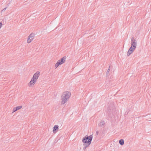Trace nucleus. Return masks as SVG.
I'll list each match as a JSON object with an SVG mask.
<instances>
[{"instance_id":"nucleus-1","label":"nucleus","mask_w":151,"mask_h":151,"mask_svg":"<svg viewBox=\"0 0 151 151\" xmlns=\"http://www.w3.org/2000/svg\"><path fill=\"white\" fill-rule=\"evenodd\" d=\"M93 138V136L92 135H91L89 136H87V137H84L82 141L83 143L88 144V145L86 146V144H84V147L83 148V149L85 150L86 148L88 146L91 144V141Z\"/></svg>"},{"instance_id":"nucleus-2","label":"nucleus","mask_w":151,"mask_h":151,"mask_svg":"<svg viewBox=\"0 0 151 151\" xmlns=\"http://www.w3.org/2000/svg\"><path fill=\"white\" fill-rule=\"evenodd\" d=\"M70 96V93L68 91L64 92L62 96L61 104H64L67 102V100Z\"/></svg>"},{"instance_id":"nucleus-3","label":"nucleus","mask_w":151,"mask_h":151,"mask_svg":"<svg viewBox=\"0 0 151 151\" xmlns=\"http://www.w3.org/2000/svg\"><path fill=\"white\" fill-rule=\"evenodd\" d=\"M66 57L65 56L63 57L60 60H59L55 64V68H57L60 65L64 63L65 61Z\"/></svg>"},{"instance_id":"nucleus-4","label":"nucleus","mask_w":151,"mask_h":151,"mask_svg":"<svg viewBox=\"0 0 151 151\" xmlns=\"http://www.w3.org/2000/svg\"><path fill=\"white\" fill-rule=\"evenodd\" d=\"M40 75V72L39 71H37L34 74L32 78L37 81L39 76Z\"/></svg>"},{"instance_id":"nucleus-5","label":"nucleus","mask_w":151,"mask_h":151,"mask_svg":"<svg viewBox=\"0 0 151 151\" xmlns=\"http://www.w3.org/2000/svg\"><path fill=\"white\" fill-rule=\"evenodd\" d=\"M34 35L33 34H31L30 35L27 40V42L28 43H30L33 40L34 38Z\"/></svg>"},{"instance_id":"nucleus-6","label":"nucleus","mask_w":151,"mask_h":151,"mask_svg":"<svg viewBox=\"0 0 151 151\" xmlns=\"http://www.w3.org/2000/svg\"><path fill=\"white\" fill-rule=\"evenodd\" d=\"M135 48L133 47L132 46H131L128 51L127 55L128 56H129L133 52H134L135 50Z\"/></svg>"},{"instance_id":"nucleus-7","label":"nucleus","mask_w":151,"mask_h":151,"mask_svg":"<svg viewBox=\"0 0 151 151\" xmlns=\"http://www.w3.org/2000/svg\"><path fill=\"white\" fill-rule=\"evenodd\" d=\"M36 81L33 79V78H32L31 81L29 83L28 85L29 86H32L36 82Z\"/></svg>"},{"instance_id":"nucleus-8","label":"nucleus","mask_w":151,"mask_h":151,"mask_svg":"<svg viewBox=\"0 0 151 151\" xmlns=\"http://www.w3.org/2000/svg\"><path fill=\"white\" fill-rule=\"evenodd\" d=\"M137 45V42L136 40H134V42H131V46L135 48Z\"/></svg>"},{"instance_id":"nucleus-9","label":"nucleus","mask_w":151,"mask_h":151,"mask_svg":"<svg viewBox=\"0 0 151 151\" xmlns=\"http://www.w3.org/2000/svg\"><path fill=\"white\" fill-rule=\"evenodd\" d=\"M58 126L57 125H55L53 128V131L55 132V131H57L58 130Z\"/></svg>"},{"instance_id":"nucleus-10","label":"nucleus","mask_w":151,"mask_h":151,"mask_svg":"<svg viewBox=\"0 0 151 151\" xmlns=\"http://www.w3.org/2000/svg\"><path fill=\"white\" fill-rule=\"evenodd\" d=\"M105 124V123L104 121H101L98 124V126L102 127L104 126Z\"/></svg>"},{"instance_id":"nucleus-11","label":"nucleus","mask_w":151,"mask_h":151,"mask_svg":"<svg viewBox=\"0 0 151 151\" xmlns=\"http://www.w3.org/2000/svg\"><path fill=\"white\" fill-rule=\"evenodd\" d=\"M119 143L121 145H122L124 144V141L123 139H121L119 140Z\"/></svg>"},{"instance_id":"nucleus-12","label":"nucleus","mask_w":151,"mask_h":151,"mask_svg":"<svg viewBox=\"0 0 151 151\" xmlns=\"http://www.w3.org/2000/svg\"><path fill=\"white\" fill-rule=\"evenodd\" d=\"M22 107V106H17V107H16V108L17 110L20 109H21Z\"/></svg>"},{"instance_id":"nucleus-13","label":"nucleus","mask_w":151,"mask_h":151,"mask_svg":"<svg viewBox=\"0 0 151 151\" xmlns=\"http://www.w3.org/2000/svg\"><path fill=\"white\" fill-rule=\"evenodd\" d=\"M134 40H136L135 39H134V37H132L131 39V42H134Z\"/></svg>"},{"instance_id":"nucleus-14","label":"nucleus","mask_w":151,"mask_h":151,"mask_svg":"<svg viewBox=\"0 0 151 151\" xmlns=\"http://www.w3.org/2000/svg\"><path fill=\"white\" fill-rule=\"evenodd\" d=\"M6 7L5 8H4V9H3L1 10V12H4L6 10Z\"/></svg>"},{"instance_id":"nucleus-15","label":"nucleus","mask_w":151,"mask_h":151,"mask_svg":"<svg viewBox=\"0 0 151 151\" xmlns=\"http://www.w3.org/2000/svg\"><path fill=\"white\" fill-rule=\"evenodd\" d=\"M13 112H14L17 111L16 107L14 108L13 109Z\"/></svg>"},{"instance_id":"nucleus-16","label":"nucleus","mask_w":151,"mask_h":151,"mask_svg":"<svg viewBox=\"0 0 151 151\" xmlns=\"http://www.w3.org/2000/svg\"><path fill=\"white\" fill-rule=\"evenodd\" d=\"M109 71H110L109 69H108L107 71V72H106V74L107 75L108 73H109Z\"/></svg>"},{"instance_id":"nucleus-17","label":"nucleus","mask_w":151,"mask_h":151,"mask_svg":"<svg viewBox=\"0 0 151 151\" xmlns=\"http://www.w3.org/2000/svg\"><path fill=\"white\" fill-rule=\"evenodd\" d=\"M2 26V23L1 22H0V28Z\"/></svg>"},{"instance_id":"nucleus-18","label":"nucleus","mask_w":151,"mask_h":151,"mask_svg":"<svg viewBox=\"0 0 151 151\" xmlns=\"http://www.w3.org/2000/svg\"><path fill=\"white\" fill-rule=\"evenodd\" d=\"M98 134H99L98 131H97L96 132V134L98 135Z\"/></svg>"},{"instance_id":"nucleus-19","label":"nucleus","mask_w":151,"mask_h":151,"mask_svg":"<svg viewBox=\"0 0 151 151\" xmlns=\"http://www.w3.org/2000/svg\"><path fill=\"white\" fill-rule=\"evenodd\" d=\"M108 69H109V70H110V66H109V68Z\"/></svg>"}]
</instances>
